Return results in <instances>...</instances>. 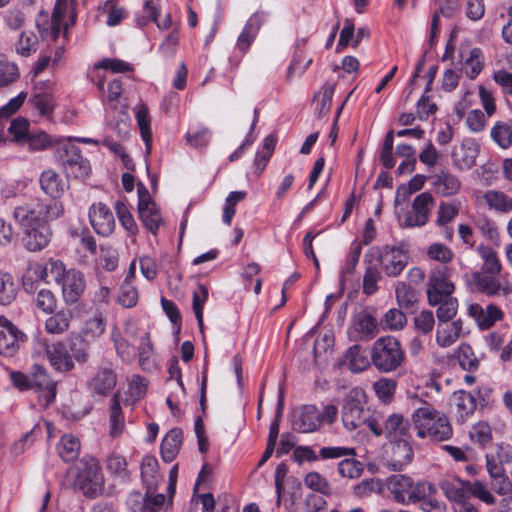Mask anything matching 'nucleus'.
Returning <instances> with one entry per match:
<instances>
[{
	"mask_svg": "<svg viewBox=\"0 0 512 512\" xmlns=\"http://www.w3.org/2000/svg\"><path fill=\"white\" fill-rule=\"evenodd\" d=\"M64 205L58 200L31 198L17 205L13 217L20 227L43 225L60 218Z\"/></svg>",
	"mask_w": 512,
	"mask_h": 512,
	"instance_id": "f257e3e1",
	"label": "nucleus"
},
{
	"mask_svg": "<svg viewBox=\"0 0 512 512\" xmlns=\"http://www.w3.org/2000/svg\"><path fill=\"white\" fill-rule=\"evenodd\" d=\"M412 421L419 438L445 441L452 436V427L448 418L427 402H423L413 412Z\"/></svg>",
	"mask_w": 512,
	"mask_h": 512,
	"instance_id": "f03ea898",
	"label": "nucleus"
},
{
	"mask_svg": "<svg viewBox=\"0 0 512 512\" xmlns=\"http://www.w3.org/2000/svg\"><path fill=\"white\" fill-rule=\"evenodd\" d=\"M370 359L377 371L390 373L402 367L405 361V351L396 337L381 336L371 346Z\"/></svg>",
	"mask_w": 512,
	"mask_h": 512,
	"instance_id": "7ed1b4c3",
	"label": "nucleus"
},
{
	"mask_svg": "<svg viewBox=\"0 0 512 512\" xmlns=\"http://www.w3.org/2000/svg\"><path fill=\"white\" fill-rule=\"evenodd\" d=\"M386 486L392 499L401 505L416 504L434 494L436 488L432 483L414 482L409 476L403 474L391 475L386 480Z\"/></svg>",
	"mask_w": 512,
	"mask_h": 512,
	"instance_id": "20e7f679",
	"label": "nucleus"
},
{
	"mask_svg": "<svg viewBox=\"0 0 512 512\" xmlns=\"http://www.w3.org/2000/svg\"><path fill=\"white\" fill-rule=\"evenodd\" d=\"M104 476L99 461L92 456L80 460L75 485L84 496L94 499L104 492Z\"/></svg>",
	"mask_w": 512,
	"mask_h": 512,
	"instance_id": "39448f33",
	"label": "nucleus"
},
{
	"mask_svg": "<svg viewBox=\"0 0 512 512\" xmlns=\"http://www.w3.org/2000/svg\"><path fill=\"white\" fill-rule=\"evenodd\" d=\"M366 394L362 388H352L344 397L341 417L343 425L348 430H355L375 417L369 416V411L364 409Z\"/></svg>",
	"mask_w": 512,
	"mask_h": 512,
	"instance_id": "423d86ee",
	"label": "nucleus"
},
{
	"mask_svg": "<svg viewBox=\"0 0 512 512\" xmlns=\"http://www.w3.org/2000/svg\"><path fill=\"white\" fill-rule=\"evenodd\" d=\"M435 201L429 192L418 194L411 204V209L398 213L399 225L404 228L424 226L430 217Z\"/></svg>",
	"mask_w": 512,
	"mask_h": 512,
	"instance_id": "0eeeda50",
	"label": "nucleus"
},
{
	"mask_svg": "<svg viewBox=\"0 0 512 512\" xmlns=\"http://www.w3.org/2000/svg\"><path fill=\"white\" fill-rule=\"evenodd\" d=\"M68 13H70L71 25H73L76 18L75 0H57L50 21L41 23L39 19L37 20V26L42 35L56 40L61 31L66 34L68 23L63 20Z\"/></svg>",
	"mask_w": 512,
	"mask_h": 512,
	"instance_id": "6e6552de",
	"label": "nucleus"
},
{
	"mask_svg": "<svg viewBox=\"0 0 512 512\" xmlns=\"http://www.w3.org/2000/svg\"><path fill=\"white\" fill-rule=\"evenodd\" d=\"M452 268L447 265H437L429 273L426 295L427 301L441 300V297L453 295L455 284L451 280Z\"/></svg>",
	"mask_w": 512,
	"mask_h": 512,
	"instance_id": "1a4fd4ad",
	"label": "nucleus"
},
{
	"mask_svg": "<svg viewBox=\"0 0 512 512\" xmlns=\"http://www.w3.org/2000/svg\"><path fill=\"white\" fill-rule=\"evenodd\" d=\"M373 255H376L381 263V268L386 276L397 277L399 276L409 262V253L403 246H388L386 245L381 250H371Z\"/></svg>",
	"mask_w": 512,
	"mask_h": 512,
	"instance_id": "9d476101",
	"label": "nucleus"
},
{
	"mask_svg": "<svg viewBox=\"0 0 512 512\" xmlns=\"http://www.w3.org/2000/svg\"><path fill=\"white\" fill-rule=\"evenodd\" d=\"M368 428L377 437L384 435L391 441L404 440L409 430V422L403 415L393 413L389 415L382 423L376 418L368 422Z\"/></svg>",
	"mask_w": 512,
	"mask_h": 512,
	"instance_id": "9b49d317",
	"label": "nucleus"
},
{
	"mask_svg": "<svg viewBox=\"0 0 512 512\" xmlns=\"http://www.w3.org/2000/svg\"><path fill=\"white\" fill-rule=\"evenodd\" d=\"M59 159L68 175L75 178H85L90 173L89 161L81 155L80 149L73 144L66 145L59 150Z\"/></svg>",
	"mask_w": 512,
	"mask_h": 512,
	"instance_id": "f8f14e48",
	"label": "nucleus"
},
{
	"mask_svg": "<svg viewBox=\"0 0 512 512\" xmlns=\"http://www.w3.org/2000/svg\"><path fill=\"white\" fill-rule=\"evenodd\" d=\"M31 389L39 393L40 404L47 408L56 397V382L47 370L35 364L31 368Z\"/></svg>",
	"mask_w": 512,
	"mask_h": 512,
	"instance_id": "ddd939ff",
	"label": "nucleus"
},
{
	"mask_svg": "<svg viewBox=\"0 0 512 512\" xmlns=\"http://www.w3.org/2000/svg\"><path fill=\"white\" fill-rule=\"evenodd\" d=\"M467 313L474 319L480 330H488L496 322L504 319V312L502 309L493 303H490L485 307L479 303L468 304Z\"/></svg>",
	"mask_w": 512,
	"mask_h": 512,
	"instance_id": "4468645a",
	"label": "nucleus"
},
{
	"mask_svg": "<svg viewBox=\"0 0 512 512\" xmlns=\"http://www.w3.org/2000/svg\"><path fill=\"white\" fill-rule=\"evenodd\" d=\"M90 224L101 236H109L115 228V218L112 211L102 202L94 203L88 212Z\"/></svg>",
	"mask_w": 512,
	"mask_h": 512,
	"instance_id": "2eb2a0df",
	"label": "nucleus"
},
{
	"mask_svg": "<svg viewBox=\"0 0 512 512\" xmlns=\"http://www.w3.org/2000/svg\"><path fill=\"white\" fill-rule=\"evenodd\" d=\"M438 486L452 506L470 499V481L462 480L458 476H446L439 481Z\"/></svg>",
	"mask_w": 512,
	"mask_h": 512,
	"instance_id": "dca6fc26",
	"label": "nucleus"
},
{
	"mask_svg": "<svg viewBox=\"0 0 512 512\" xmlns=\"http://www.w3.org/2000/svg\"><path fill=\"white\" fill-rule=\"evenodd\" d=\"M45 354L50 365L58 372H69L74 368V361L69 349L63 342H55L45 346Z\"/></svg>",
	"mask_w": 512,
	"mask_h": 512,
	"instance_id": "f3484780",
	"label": "nucleus"
},
{
	"mask_svg": "<svg viewBox=\"0 0 512 512\" xmlns=\"http://www.w3.org/2000/svg\"><path fill=\"white\" fill-rule=\"evenodd\" d=\"M321 426V415L313 405H305L294 412L293 427L301 433H311Z\"/></svg>",
	"mask_w": 512,
	"mask_h": 512,
	"instance_id": "a211bd4d",
	"label": "nucleus"
},
{
	"mask_svg": "<svg viewBox=\"0 0 512 512\" xmlns=\"http://www.w3.org/2000/svg\"><path fill=\"white\" fill-rule=\"evenodd\" d=\"M62 294L67 304L76 303L83 294L86 286L85 277L82 272L70 269L66 277L60 283Z\"/></svg>",
	"mask_w": 512,
	"mask_h": 512,
	"instance_id": "6ab92c4d",
	"label": "nucleus"
},
{
	"mask_svg": "<svg viewBox=\"0 0 512 512\" xmlns=\"http://www.w3.org/2000/svg\"><path fill=\"white\" fill-rule=\"evenodd\" d=\"M164 494H150L146 492L142 495L140 492L134 491L127 498V505L131 512H156L164 504Z\"/></svg>",
	"mask_w": 512,
	"mask_h": 512,
	"instance_id": "aec40b11",
	"label": "nucleus"
},
{
	"mask_svg": "<svg viewBox=\"0 0 512 512\" xmlns=\"http://www.w3.org/2000/svg\"><path fill=\"white\" fill-rule=\"evenodd\" d=\"M24 246L29 251H40L50 242L51 231L47 224L21 227Z\"/></svg>",
	"mask_w": 512,
	"mask_h": 512,
	"instance_id": "412c9836",
	"label": "nucleus"
},
{
	"mask_svg": "<svg viewBox=\"0 0 512 512\" xmlns=\"http://www.w3.org/2000/svg\"><path fill=\"white\" fill-rule=\"evenodd\" d=\"M117 376L110 368H100L88 383L91 394L101 398L106 397L116 386Z\"/></svg>",
	"mask_w": 512,
	"mask_h": 512,
	"instance_id": "4be33fe9",
	"label": "nucleus"
},
{
	"mask_svg": "<svg viewBox=\"0 0 512 512\" xmlns=\"http://www.w3.org/2000/svg\"><path fill=\"white\" fill-rule=\"evenodd\" d=\"M480 151L479 144L475 139L466 138L459 147L452 153L453 161L460 170H468L474 164Z\"/></svg>",
	"mask_w": 512,
	"mask_h": 512,
	"instance_id": "5701e85b",
	"label": "nucleus"
},
{
	"mask_svg": "<svg viewBox=\"0 0 512 512\" xmlns=\"http://www.w3.org/2000/svg\"><path fill=\"white\" fill-rule=\"evenodd\" d=\"M431 180L434 192L442 197L456 195L461 188V182L458 177L448 171L441 170L433 175Z\"/></svg>",
	"mask_w": 512,
	"mask_h": 512,
	"instance_id": "b1692460",
	"label": "nucleus"
},
{
	"mask_svg": "<svg viewBox=\"0 0 512 512\" xmlns=\"http://www.w3.org/2000/svg\"><path fill=\"white\" fill-rule=\"evenodd\" d=\"M413 458V449L406 440L392 441L388 466L394 471L403 470Z\"/></svg>",
	"mask_w": 512,
	"mask_h": 512,
	"instance_id": "393cba45",
	"label": "nucleus"
},
{
	"mask_svg": "<svg viewBox=\"0 0 512 512\" xmlns=\"http://www.w3.org/2000/svg\"><path fill=\"white\" fill-rule=\"evenodd\" d=\"M436 331V342L441 347L453 345L461 335L463 330V321L457 319L454 321H438Z\"/></svg>",
	"mask_w": 512,
	"mask_h": 512,
	"instance_id": "a878e982",
	"label": "nucleus"
},
{
	"mask_svg": "<svg viewBox=\"0 0 512 512\" xmlns=\"http://www.w3.org/2000/svg\"><path fill=\"white\" fill-rule=\"evenodd\" d=\"M41 190L48 196L50 200L59 199L65 192V183L58 173L52 169L44 170L39 178Z\"/></svg>",
	"mask_w": 512,
	"mask_h": 512,
	"instance_id": "bb28decb",
	"label": "nucleus"
},
{
	"mask_svg": "<svg viewBox=\"0 0 512 512\" xmlns=\"http://www.w3.org/2000/svg\"><path fill=\"white\" fill-rule=\"evenodd\" d=\"M462 64L461 69L465 75L474 80L481 73L485 65V56L483 51L478 48H472L467 55L461 52Z\"/></svg>",
	"mask_w": 512,
	"mask_h": 512,
	"instance_id": "cd10ccee",
	"label": "nucleus"
},
{
	"mask_svg": "<svg viewBox=\"0 0 512 512\" xmlns=\"http://www.w3.org/2000/svg\"><path fill=\"white\" fill-rule=\"evenodd\" d=\"M141 477L148 495L155 493L162 477L158 473V461L154 456L146 455L142 459Z\"/></svg>",
	"mask_w": 512,
	"mask_h": 512,
	"instance_id": "c85d7f7f",
	"label": "nucleus"
},
{
	"mask_svg": "<svg viewBox=\"0 0 512 512\" xmlns=\"http://www.w3.org/2000/svg\"><path fill=\"white\" fill-rule=\"evenodd\" d=\"M18 348V336L15 326L7 319L0 318V354L12 356Z\"/></svg>",
	"mask_w": 512,
	"mask_h": 512,
	"instance_id": "c756f323",
	"label": "nucleus"
},
{
	"mask_svg": "<svg viewBox=\"0 0 512 512\" xmlns=\"http://www.w3.org/2000/svg\"><path fill=\"white\" fill-rule=\"evenodd\" d=\"M452 401L458 418L463 422L472 416L477 408V401L474 395L464 390L454 392Z\"/></svg>",
	"mask_w": 512,
	"mask_h": 512,
	"instance_id": "7c9ffc66",
	"label": "nucleus"
},
{
	"mask_svg": "<svg viewBox=\"0 0 512 512\" xmlns=\"http://www.w3.org/2000/svg\"><path fill=\"white\" fill-rule=\"evenodd\" d=\"M183 432L180 428L171 429L161 443V457L165 462H171L177 456L182 443Z\"/></svg>",
	"mask_w": 512,
	"mask_h": 512,
	"instance_id": "2f4dec72",
	"label": "nucleus"
},
{
	"mask_svg": "<svg viewBox=\"0 0 512 512\" xmlns=\"http://www.w3.org/2000/svg\"><path fill=\"white\" fill-rule=\"evenodd\" d=\"M497 274H487L484 272H474L472 275L476 289L488 296L501 294L502 283L496 278Z\"/></svg>",
	"mask_w": 512,
	"mask_h": 512,
	"instance_id": "473e14b6",
	"label": "nucleus"
},
{
	"mask_svg": "<svg viewBox=\"0 0 512 512\" xmlns=\"http://www.w3.org/2000/svg\"><path fill=\"white\" fill-rule=\"evenodd\" d=\"M354 329L362 340H371L379 332L376 319L366 312H361L356 316Z\"/></svg>",
	"mask_w": 512,
	"mask_h": 512,
	"instance_id": "72a5a7b5",
	"label": "nucleus"
},
{
	"mask_svg": "<svg viewBox=\"0 0 512 512\" xmlns=\"http://www.w3.org/2000/svg\"><path fill=\"white\" fill-rule=\"evenodd\" d=\"M483 200L491 210L505 214L512 211V197L502 191L488 190L483 194Z\"/></svg>",
	"mask_w": 512,
	"mask_h": 512,
	"instance_id": "f704fd0d",
	"label": "nucleus"
},
{
	"mask_svg": "<svg viewBox=\"0 0 512 512\" xmlns=\"http://www.w3.org/2000/svg\"><path fill=\"white\" fill-rule=\"evenodd\" d=\"M138 212L145 227L153 234H156L162 223L160 212L154 202L138 204Z\"/></svg>",
	"mask_w": 512,
	"mask_h": 512,
	"instance_id": "c9c22d12",
	"label": "nucleus"
},
{
	"mask_svg": "<svg viewBox=\"0 0 512 512\" xmlns=\"http://www.w3.org/2000/svg\"><path fill=\"white\" fill-rule=\"evenodd\" d=\"M430 306H437L436 316L438 321L452 320L458 311V299L453 295L441 297L437 301H428Z\"/></svg>",
	"mask_w": 512,
	"mask_h": 512,
	"instance_id": "e433bc0d",
	"label": "nucleus"
},
{
	"mask_svg": "<svg viewBox=\"0 0 512 512\" xmlns=\"http://www.w3.org/2000/svg\"><path fill=\"white\" fill-rule=\"evenodd\" d=\"M109 419L110 435L112 437H118L120 434H122L125 427L124 416L120 406V394L118 392L115 393L111 399Z\"/></svg>",
	"mask_w": 512,
	"mask_h": 512,
	"instance_id": "4c0bfd02",
	"label": "nucleus"
},
{
	"mask_svg": "<svg viewBox=\"0 0 512 512\" xmlns=\"http://www.w3.org/2000/svg\"><path fill=\"white\" fill-rule=\"evenodd\" d=\"M80 448L79 439L71 434L63 435L57 445L58 454L65 462H71L77 459Z\"/></svg>",
	"mask_w": 512,
	"mask_h": 512,
	"instance_id": "58836bf2",
	"label": "nucleus"
},
{
	"mask_svg": "<svg viewBox=\"0 0 512 512\" xmlns=\"http://www.w3.org/2000/svg\"><path fill=\"white\" fill-rule=\"evenodd\" d=\"M477 252L483 260L480 272L487 274H499L502 266L498 258L497 252L490 246L480 245Z\"/></svg>",
	"mask_w": 512,
	"mask_h": 512,
	"instance_id": "ea45409f",
	"label": "nucleus"
},
{
	"mask_svg": "<svg viewBox=\"0 0 512 512\" xmlns=\"http://www.w3.org/2000/svg\"><path fill=\"white\" fill-rule=\"evenodd\" d=\"M395 295L398 305L406 310H413L418 303V293L404 282L395 285Z\"/></svg>",
	"mask_w": 512,
	"mask_h": 512,
	"instance_id": "a19ab883",
	"label": "nucleus"
},
{
	"mask_svg": "<svg viewBox=\"0 0 512 512\" xmlns=\"http://www.w3.org/2000/svg\"><path fill=\"white\" fill-rule=\"evenodd\" d=\"M136 120L140 129L141 137L145 143L146 153H151L152 148V131L150 128V117L148 108L145 104L137 107Z\"/></svg>",
	"mask_w": 512,
	"mask_h": 512,
	"instance_id": "79ce46f5",
	"label": "nucleus"
},
{
	"mask_svg": "<svg viewBox=\"0 0 512 512\" xmlns=\"http://www.w3.org/2000/svg\"><path fill=\"white\" fill-rule=\"evenodd\" d=\"M71 319V311L60 310L46 319L45 329L49 334H62L68 330Z\"/></svg>",
	"mask_w": 512,
	"mask_h": 512,
	"instance_id": "37998d69",
	"label": "nucleus"
},
{
	"mask_svg": "<svg viewBox=\"0 0 512 512\" xmlns=\"http://www.w3.org/2000/svg\"><path fill=\"white\" fill-rule=\"evenodd\" d=\"M333 94L334 85L329 83L324 84L315 94L313 101L316 103L315 114L318 117H323L330 111Z\"/></svg>",
	"mask_w": 512,
	"mask_h": 512,
	"instance_id": "c03bdc74",
	"label": "nucleus"
},
{
	"mask_svg": "<svg viewBox=\"0 0 512 512\" xmlns=\"http://www.w3.org/2000/svg\"><path fill=\"white\" fill-rule=\"evenodd\" d=\"M20 76L17 64L6 56L0 55V87H7L18 80Z\"/></svg>",
	"mask_w": 512,
	"mask_h": 512,
	"instance_id": "a18cd8bd",
	"label": "nucleus"
},
{
	"mask_svg": "<svg viewBox=\"0 0 512 512\" xmlns=\"http://www.w3.org/2000/svg\"><path fill=\"white\" fill-rule=\"evenodd\" d=\"M491 138L502 149H507L512 145V128L502 121H498L491 128Z\"/></svg>",
	"mask_w": 512,
	"mask_h": 512,
	"instance_id": "49530a36",
	"label": "nucleus"
},
{
	"mask_svg": "<svg viewBox=\"0 0 512 512\" xmlns=\"http://www.w3.org/2000/svg\"><path fill=\"white\" fill-rule=\"evenodd\" d=\"M459 202H441L437 210L436 225L445 226L452 222L459 214Z\"/></svg>",
	"mask_w": 512,
	"mask_h": 512,
	"instance_id": "de8ad7c7",
	"label": "nucleus"
},
{
	"mask_svg": "<svg viewBox=\"0 0 512 512\" xmlns=\"http://www.w3.org/2000/svg\"><path fill=\"white\" fill-rule=\"evenodd\" d=\"M17 292V286L12 276L6 272H0V304L7 305L11 303Z\"/></svg>",
	"mask_w": 512,
	"mask_h": 512,
	"instance_id": "09e8293b",
	"label": "nucleus"
},
{
	"mask_svg": "<svg viewBox=\"0 0 512 512\" xmlns=\"http://www.w3.org/2000/svg\"><path fill=\"white\" fill-rule=\"evenodd\" d=\"M457 358L459 365L464 370L473 372L476 371L479 367V361L475 356L474 351L472 350L471 346L466 343H462L458 347Z\"/></svg>",
	"mask_w": 512,
	"mask_h": 512,
	"instance_id": "8fccbe9b",
	"label": "nucleus"
},
{
	"mask_svg": "<svg viewBox=\"0 0 512 512\" xmlns=\"http://www.w3.org/2000/svg\"><path fill=\"white\" fill-rule=\"evenodd\" d=\"M426 254L429 259L444 265L450 263L454 258V252L445 244L438 242L429 245Z\"/></svg>",
	"mask_w": 512,
	"mask_h": 512,
	"instance_id": "3c124183",
	"label": "nucleus"
},
{
	"mask_svg": "<svg viewBox=\"0 0 512 512\" xmlns=\"http://www.w3.org/2000/svg\"><path fill=\"white\" fill-rule=\"evenodd\" d=\"M381 323L384 325V329L397 331L405 326L407 318L401 310L392 308L384 314Z\"/></svg>",
	"mask_w": 512,
	"mask_h": 512,
	"instance_id": "603ef678",
	"label": "nucleus"
},
{
	"mask_svg": "<svg viewBox=\"0 0 512 512\" xmlns=\"http://www.w3.org/2000/svg\"><path fill=\"white\" fill-rule=\"evenodd\" d=\"M67 271L61 261L50 260L43 268L44 279L46 282L54 281L60 284L66 277Z\"/></svg>",
	"mask_w": 512,
	"mask_h": 512,
	"instance_id": "864d4df0",
	"label": "nucleus"
},
{
	"mask_svg": "<svg viewBox=\"0 0 512 512\" xmlns=\"http://www.w3.org/2000/svg\"><path fill=\"white\" fill-rule=\"evenodd\" d=\"M208 289L200 284L198 289L193 293V311L198 322L201 332H203V309L208 299Z\"/></svg>",
	"mask_w": 512,
	"mask_h": 512,
	"instance_id": "5fc2aeb1",
	"label": "nucleus"
},
{
	"mask_svg": "<svg viewBox=\"0 0 512 512\" xmlns=\"http://www.w3.org/2000/svg\"><path fill=\"white\" fill-rule=\"evenodd\" d=\"M31 104L37 109L41 116H48L52 113L55 100L50 93H36L30 100Z\"/></svg>",
	"mask_w": 512,
	"mask_h": 512,
	"instance_id": "6e6d98bb",
	"label": "nucleus"
},
{
	"mask_svg": "<svg viewBox=\"0 0 512 512\" xmlns=\"http://www.w3.org/2000/svg\"><path fill=\"white\" fill-rule=\"evenodd\" d=\"M396 386L394 379L381 378L373 384V389L380 400L389 402L395 394Z\"/></svg>",
	"mask_w": 512,
	"mask_h": 512,
	"instance_id": "4d7b16f0",
	"label": "nucleus"
},
{
	"mask_svg": "<svg viewBox=\"0 0 512 512\" xmlns=\"http://www.w3.org/2000/svg\"><path fill=\"white\" fill-rule=\"evenodd\" d=\"M346 358L349 361V368L352 372H361L369 366V362L361 353V347L354 345L346 352Z\"/></svg>",
	"mask_w": 512,
	"mask_h": 512,
	"instance_id": "13d9d810",
	"label": "nucleus"
},
{
	"mask_svg": "<svg viewBox=\"0 0 512 512\" xmlns=\"http://www.w3.org/2000/svg\"><path fill=\"white\" fill-rule=\"evenodd\" d=\"M127 461L120 454L112 453L107 457L106 467L108 471L122 479L128 477Z\"/></svg>",
	"mask_w": 512,
	"mask_h": 512,
	"instance_id": "bf43d9fd",
	"label": "nucleus"
},
{
	"mask_svg": "<svg viewBox=\"0 0 512 512\" xmlns=\"http://www.w3.org/2000/svg\"><path fill=\"white\" fill-rule=\"evenodd\" d=\"M338 472L342 477L356 479L361 476L363 467L356 459H344L338 463Z\"/></svg>",
	"mask_w": 512,
	"mask_h": 512,
	"instance_id": "052dcab7",
	"label": "nucleus"
},
{
	"mask_svg": "<svg viewBox=\"0 0 512 512\" xmlns=\"http://www.w3.org/2000/svg\"><path fill=\"white\" fill-rule=\"evenodd\" d=\"M37 44L38 39L34 33L23 32L16 44V51L22 56H29L32 52L36 51Z\"/></svg>",
	"mask_w": 512,
	"mask_h": 512,
	"instance_id": "680f3d73",
	"label": "nucleus"
},
{
	"mask_svg": "<svg viewBox=\"0 0 512 512\" xmlns=\"http://www.w3.org/2000/svg\"><path fill=\"white\" fill-rule=\"evenodd\" d=\"M304 484L317 492L322 494H330L331 488L328 481L318 472H309L304 478Z\"/></svg>",
	"mask_w": 512,
	"mask_h": 512,
	"instance_id": "e2e57ef3",
	"label": "nucleus"
},
{
	"mask_svg": "<svg viewBox=\"0 0 512 512\" xmlns=\"http://www.w3.org/2000/svg\"><path fill=\"white\" fill-rule=\"evenodd\" d=\"M35 305L44 313H53L56 308L57 300L55 295L48 289L38 291L35 298Z\"/></svg>",
	"mask_w": 512,
	"mask_h": 512,
	"instance_id": "0e129e2a",
	"label": "nucleus"
},
{
	"mask_svg": "<svg viewBox=\"0 0 512 512\" xmlns=\"http://www.w3.org/2000/svg\"><path fill=\"white\" fill-rule=\"evenodd\" d=\"M118 301L124 307L130 308L136 305L138 301V291L131 282L124 281L120 287Z\"/></svg>",
	"mask_w": 512,
	"mask_h": 512,
	"instance_id": "69168bd1",
	"label": "nucleus"
},
{
	"mask_svg": "<svg viewBox=\"0 0 512 512\" xmlns=\"http://www.w3.org/2000/svg\"><path fill=\"white\" fill-rule=\"evenodd\" d=\"M102 9L108 13L106 24L111 27L118 25L127 16L126 9L124 7H117L112 0H107Z\"/></svg>",
	"mask_w": 512,
	"mask_h": 512,
	"instance_id": "338daca9",
	"label": "nucleus"
},
{
	"mask_svg": "<svg viewBox=\"0 0 512 512\" xmlns=\"http://www.w3.org/2000/svg\"><path fill=\"white\" fill-rule=\"evenodd\" d=\"M67 347L73 361L75 360L79 363H86L88 361V344L83 339L75 338L71 340Z\"/></svg>",
	"mask_w": 512,
	"mask_h": 512,
	"instance_id": "774afa93",
	"label": "nucleus"
}]
</instances>
